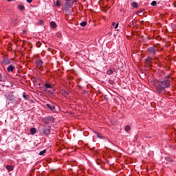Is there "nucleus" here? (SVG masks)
<instances>
[{
  "label": "nucleus",
  "instance_id": "f257e3e1",
  "mask_svg": "<svg viewBox=\"0 0 176 176\" xmlns=\"http://www.w3.org/2000/svg\"><path fill=\"white\" fill-rule=\"evenodd\" d=\"M170 76H167L163 78H159L157 82L155 84V87L157 92L159 94H164L166 93V89H168L171 86V83L168 78Z\"/></svg>",
  "mask_w": 176,
  "mask_h": 176
},
{
  "label": "nucleus",
  "instance_id": "f03ea898",
  "mask_svg": "<svg viewBox=\"0 0 176 176\" xmlns=\"http://www.w3.org/2000/svg\"><path fill=\"white\" fill-rule=\"evenodd\" d=\"M147 50L149 54H151V56H156V52H157V49H156L155 47H151Z\"/></svg>",
  "mask_w": 176,
  "mask_h": 176
},
{
  "label": "nucleus",
  "instance_id": "7ed1b4c3",
  "mask_svg": "<svg viewBox=\"0 0 176 176\" xmlns=\"http://www.w3.org/2000/svg\"><path fill=\"white\" fill-rule=\"evenodd\" d=\"M45 106L50 111H54L56 109V104L52 102L51 104H46Z\"/></svg>",
  "mask_w": 176,
  "mask_h": 176
},
{
  "label": "nucleus",
  "instance_id": "20e7f679",
  "mask_svg": "<svg viewBox=\"0 0 176 176\" xmlns=\"http://www.w3.org/2000/svg\"><path fill=\"white\" fill-rule=\"evenodd\" d=\"M52 120H53V118H52V117H46V118H43V122L45 124H49V123L52 122Z\"/></svg>",
  "mask_w": 176,
  "mask_h": 176
},
{
  "label": "nucleus",
  "instance_id": "39448f33",
  "mask_svg": "<svg viewBox=\"0 0 176 176\" xmlns=\"http://www.w3.org/2000/svg\"><path fill=\"white\" fill-rule=\"evenodd\" d=\"M46 89H53V86L49 83H45L43 87V91H46Z\"/></svg>",
  "mask_w": 176,
  "mask_h": 176
},
{
  "label": "nucleus",
  "instance_id": "423d86ee",
  "mask_svg": "<svg viewBox=\"0 0 176 176\" xmlns=\"http://www.w3.org/2000/svg\"><path fill=\"white\" fill-rule=\"evenodd\" d=\"M15 67L13 66L12 65H10V66H8V67L7 68V71L8 72H14V69H15Z\"/></svg>",
  "mask_w": 176,
  "mask_h": 176
},
{
  "label": "nucleus",
  "instance_id": "0eeeda50",
  "mask_svg": "<svg viewBox=\"0 0 176 176\" xmlns=\"http://www.w3.org/2000/svg\"><path fill=\"white\" fill-rule=\"evenodd\" d=\"M49 134H50V128H45L43 129V135H49Z\"/></svg>",
  "mask_w": 176,
  "mask_h": 176
},
{
  "label": "nucleus",
  "instance_id": "6e6552de",
  "mask_svg": "<svg viewBox=\"0 0 176 176\" xmlns=\"http://www.w3.org/2000/svg\"><path fill=\"white\" fill-rule=\"evenodd\" d=\"M116 69L115 68H111L107 70V75H112L113 72H115Z\"/></svg>",
  "mask_w": 176,
  "mask_h": 176
},
{
  "label": "nucleus",
  "instance_id": "1a4fd4ad",
  "mask_svg": "<svg viewBox=\"0 0 176 176\" xmlns=\"http://www.w3.org/2000/svg\"><path fill=\"white\" fill-rule=\"evenodd\" d=\"M36 64L37 67H42L43 61H42V59H38V60L36 62Z\"/></svg>",
  "mask_w": 176,
  "mask_h": 176
},
{
  "label": "nucleus",
  "instance_id": "9d476101",
  "mask_svg": "<svg viewBox=\"0 0 176 176\" xmlns=\"http://www.w3.org/2000/svg\"><path fill=\"white\" fill-rule=\"evenodd\" d=\"M6 169L8 170V173L9 171H13L14 166H12V165H7L6 166Z\"/></svg>",
  "mask_w": 176,
  "mask_h": 176
},
{
  "label": "nucleus",
  "instance_id": "9b49d317",
  "mask_svg": "<svg viewBox=\"0 0 176 176\" xmlns=\"http://www.w3.org/2000/svg\"><path fill=\"white\" fill-rule=\"evenodd\" d=\"M0 82H6V77L3 76L2 74H0Z\"/></svg>",
  "mask_w": 176,
  "mask_h": 176
},
{
  "label": "nucleus",
  "instance_id": "f8f14e48",
  "mask_svg": "<svg viewBox=\"0 0 176 176\" xmlns=\"http://www.w3.org/2000/svg\"><path fill=\"white\" fill-rule=\"evenodd\" d=\"M30 133L34 135V134H36V129L32 128L30 129Z\"/></svg>",
  "mask_w": 176,
  "mask_h": 176
},
{
  "label": "nucleus",
  "instance_id": "ddd939ff",
  "mask_svg": "<svg viewBox=\"0 0 176 176\" xmlns=\"http://www.w3.org/2000/svg\"><path fill=\"white\" fill-rule=\"evenodd\" d=\"M131 5H132L133 8H134L135 9H138V3L133 2V3H132Z\"/></svg>",
  "mask_w": 176,
  "mask_h": 176
},
{
  "label": "nucleus",
  "instance_id": "4468645a",
  "mask_svg": "<svg viewBox=\"0 0 176 176\" xmlns=\"http://www.w3.org/2000/svg\"><path fill=\"white\" fill-rule=\"evenodd\" d=\"M50 26L52 27V28H56V27H57V25H56V22L54 21H52L50 23Z\"/></svg>",
  "mask_w": 176,
  "mask_h": 176
},
{
  "label": "nucleus",
  "instance_id": "2eb2a0df",
  "mask_svg": "<svg viewBox=\"0 0 176 176\" xmlns=\"http://www.w3.org/2000/svg\"><path fill=\"white\" fill-rule=\"evenodd\" d=\"M55 5L57 8H60V6H61V3H60V1L56 0L55 2Z\"/></svg>",
  "mask_w": 176,
  "mask_h": 176
},
{
  "label": "nucleus",
  "instance_id": "dca6fc26",
  "mask_svg": "<svg viewBox=\"0 0 176 176\" xmlns=\"http://www.w3.org/2000/svg\"><path fill=\"white\" fill-rule=\"evenodd\" d=\"M125 131H126V133H129V131H130V130H131V127H130V125H126V126H125Z\"/></svg>",
  "mask_w": 176,
  "mask_h": 176
},
{
  "label": "nucleus",
  "instance_id": "f3484780",
  "mask_svg": "<svg viewBox=\"0 0 176 176\" xmlns=\"http://www.w3.org/2000/svg\"><path fill=\"white\" fill-rule=\"evenodd\" d=\"M80 25H81V27H85V26L87 25V22L83 21V22L80 23Z\"/></svg>",
  "mask_w": 176,
  "mask_h": 176
},
{
  "label": "nucleus",
  "instance_id": "a211bd4d",
  "mask_svg": "<svg viewBox=\"0 0 176 176\" xmlns=\"http://www.w3.org/2000/svg\"><path fill=\"white\" fill-rule=\"evenodd\" d=\"M18 9H19V10H24V9H25V8L23 5H19L18 6Z\"/></svg>",
  "mask_w": 176,
  "mask_h": 176
},
{
  "label": "nucleus",
  "instance_id": "6ab92c4d",
  "mask_svg": "<svg viewBox=\"0 0 176 176\" xmlns=\"http://www.w3.org/2000/svg\"><path fill=\"white\" fill-rule=\"evenodd\" d=\"M146 63H147V64H151V61H152V58H147L146 60H145Z\"/></svg>",
  "mask_w": 176,
  "mask_h": 176
},
{
  "label": "nucleus",
  "instance_id": "aec40b11",
  "mask_svg": "<svg viewBox=\"0 0 176 176\" xmlns=\"http://www.w3.org/2000/svg\"><path fill=\"white\" fill-rule=\"evenodd\" d=\"M45 153H46V149H45V150H43V151H41V152L39 153V155H40V156H43V155H45Z\"/></svg>",
  "mask_w": 176,
  "mask_h": 176
},
{
  "label": "nucleus",
  "instance_id": "412c9836",
  "mask_svg": "<svg viewBox=\"0 0 176 176\" xmlns=\"http://www.w3.org/2000/svg\"><path fill=\"white\" fill-rule=\"evenodd\" d=\"M167 162H169V163H173V158L171 157H166Z\"/></svg>",
  "mask_w": 176,
  "mask_h": 176
},
{
  "label": "nucleus",
  "instance_id": "4be33fe9",
  "mask_svg": "<svg viewBox=\"0 0 176 176\" xmlns=\"http://www.w3.org/2000/svg\"><path fill=\"white\" fill-rule=\"evenodd\" d=\"M156 5H157V3L156 2V1H152V3H151L152 6H156Z\"/></svg>",
  "mask_w": 176,
  "mask_h": 176
},
{
  "label": "nucleus",
  "instance_id": "5701e85b",
  "mask_svg": "<svg viewBox=\"0 0 176 176\" xmlns=\"http://www.w3.org/2000/svg\"><path fill=\"white\" fill-rule=\"evenodd\" d=\"M94 134H96V135H97L98 138H101V137L100 136V134H99V133H98V132H97V131H94Z\"/></svg>",
  "mask_w": 176,
  "mask_h": 176
},
{
  "label": "nucleus",
  "instance_id": "b1692460",
  "mask_svg": "<svg viewBox=\"0 0 176 176\" xmlns=\"http://www.w3.org/2000/svg\"><path fill=\"white\" fill-rule=\"evenodd\" d=\"M23 98H25V100H28V95H26L25 94H23Z\"/></svg>",
  "mask_w": 176,
  "mask_h": 176
},
{
  "label": "nucleus",
  "instance_id": "393cba45",
  "mask_svg": "<svg viewBox=\"0 0 176 176\" xmlns=\"http://www.w3.org/2000/svg\"><path fill=\"white\" fill-rule=\"evenodd\" d=\"M63 96H65V97H67V96H68V91H64Z\"/></svg>",
  "mask_w": 176,
  "mask_h": 176
},
{
  "label": "nucleus",
  "instance_id": "a878e982",
  "mask_svg": "<svg viewBox=\"0 0 176 176\" xmlns=\"http://www.w3.org/2000/svg\"><path fill=\"white\" fill-rule=\"evenodd\" d=\"M5 64L6 65L10 64V62L9 60H5Z\"/></svg>",
  "mask_w": 176,
  "mask_h": 176
},
{
  "label": "nucleus",
  "instance_id": "bb28decb",
  "mask_svg": "<svg viewBox=\"0 0 176 176\" xmlns=\"http://www.w3.org/2000/svg\"><path fill=\"white\" fill-rule=\"evenodd\" d=\"M118 27H119V23H117L116 25V26H115V30H116L117 28H118Z\"/></svg>",
  "mask_w": 176,
  "mask_h": 176
},
{
  "label": "nucleus",
  "instance_id": "cd10ccee",
  "mask_svg": "<svg viewBox=\"0 0 176 176\" xmlns=\"http://www.w3.org/2000/svg\"><path fill=\"white\" fill-rule=\"evenodd\" d=\"M28 3H31L32 2V0H26Z\"/></svg>",
  "mask_w": 176,
  "mask_h": 176
},
{
  "label": "nucleus",
  "instance_id": "c85d7f7f",
  "mask_svg": "<svg viewBox=\"0 0 176 176\" xmlns=\"http://www.w3.org/2000/svg\"><path fill=\"white\" fill-rule=\"evenodd\" d=\"M12 22H14L15 24H17V20H14V21H12Z\"/></svg>",
  "mask_w": 176,
  "mask_h": 176
},
{
  "label": "nucleus",
  "instance_id": "c756f323",
  "mask_svg": "<svg viewBox=\"0 0 176 176\" xmlns=\"http://www.w3.org/2000/svg\"><path fill=\"white\" fill-rule=\"evenodd\" d=\"M116 25V23L115 22H113V23H112L113 27H115Z\"/></svg>",
  "mask_w": 176,
  "mask_h": 176
},
{
  "label": "nucleus",
  "instance_id": "7c9ffc66",
  "mask_svg": "<svg viewBox=\"0 0 176 176\" xmlns=\"http://www.w3.org/2000/svg\"><path fill=\"white\" fill-rule=\"evenodd\" d=\"M141 12H142V11H138V12H137V13H141Z\"/></svg>",
  "mask_w": 176,
  "mask_h": 176
}]
</instances>
